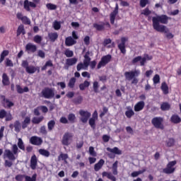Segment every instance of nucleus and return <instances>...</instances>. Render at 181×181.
I'll list each match as a JSON object with an SVG mask.
<instances>
[{"label": "nucleus", "mask_w": 181, "mask_h": 181, "mask_svg": "<svg viewBox=\"0 0 181 181\" xmlns=\"http://www.w3.org/2000/svg\"><path fill=\"white\" fill-rule=\"evenodd\" d=\"M153 81L154 84H158V83H160V76H159V74H156L153 76Z\"/></svg>", "instance_id": "obj_56"}, {"label": "nucleus", "mask_w": 181, "mask_h": 181, "mask_svg": "<svg viewBox=\"0 0 181 181\" xmlns=\"http://www.w3.org/2000/svg\"><path fill=\"white\" fill-rule=\"evenodd\" d=\"M111 59H112V56L111 54H107L103 57H102L100 61L98 64L97 69L98 70H100L102 67H105L107 64L111 62Z\"/></svg>", "instance_id": "obj_6"}, {"label": "nucleus", "mask_w": 181, "mask_h": 181, "mask_svg": "<svg viewBox=\"0 0 181 181\" xmlns=\"http://www.w3.org/2000/svg\"><path fill=\"white\" fill-rule=\"evenodd\" d=\"M160 90L165 95L169 94V86H168V83H166V82H163L161 83Z\"/></svg>", "instance_id": "obj_27"}, {"label": "nucleus", "mask_w": 181, "mask_h": 181, "mask_svg": "<svg viewBox=\"0 0 181 181\" xmlns=\"http://www.w3.org/2000/svg\"><path fill=\"white\" fill-rule=\"evenodd\" d=\"M79 115L81 117L80 119L83 124H86L87 121H88L90 117H91V113L90 112L83 110H79Z\"/></svg>", "instance_id": "obj_12"}, {"label": "nucleus", "mask_w": 181, "mask_h": 181, "mask_svg": "<svg viewBox=\"0 0 181 181\" xmlns=\"http://www.w3.org/2000/svg\"><path fill=\"white\" fill-rule=\"evenodd\" d=\"M8 54H9L8 50H3V52L1 53V55H0V63H2V62L5 60V57H6V56H8Z\"/></svg>", "instance_id": "obj_39"}, {"label": "nucleus", "mask_w": 181, "mask_h": 181, "mask_svg": "<svg viewBox=\"0 0 181 181\" xmlns=\"http://www.w3.org/2000/svg\"><path fill=\"white\" fill-rule=\"evenodd\" d=\"M76 43H77V41H76L71 37H67L65 39V45H66V46H68V47L73 46L74 45H76Z\"/></svg>", "instance_id": "obj_25"}, {"label": "nucleus", "mask_w": 181, "mask_h": 181, "mask_svg": "<svg viewBox=\"0 0 181 181\" xmlns=\"http://www.w3.org/2000/svg\"><path fill=\"white\" fill-rule=\"evenodd\" d=\"M141 71L139 70L126 71L124 73V77L127 81H132L131 84H134V86H136L139 81L136 77H139Z\"/></svg>", "instance_id": "obj_2"}, {"label": "nucleus", "mask_w": 181, "mask_h": 181, "mask_svg": "<svg viewBox=\"0 0 181 181\" xmlns=\"http://www.w3.org/2000/svg\"><path fill=\"white\" fill-rule=\"evenodd\" d=\"M30 124V117H26L24 119V121L22 122V128L23 129H25L28 128V126Z\"/></svg>", "instance_id": "obj_36"}, {"label": "nucleus", "mask_w": 181, "mask_h": 181, "mask_svg": "<svg viewBox=\"0 0 181 181\" xmlns=\"http://www.w3.org/2000/svg\"><path fill=\"white\" fill-rule=\"evenodd\" d=\"M46 7L50 11H56V9H57V6L52 3L47 4Z\"/></svg>", "instance_id": "obj_49"}, {"label": "nucleus", "mask_w": 181, "mask_h": 181, "mask_svg": "<svg viewBox=\"0 0 181 181\" xmlns=\"http://www.w3.org/2000/svg\"><path fill=\"white\" fill-rule=\"evenodd\" d=\"M83 57V64L85 67L88 68V66H90V63L91 62V58L90 57V51L86 52Z\"/></svg>", "instance_id": "obj_20"}, {"label": "nucleus", "mask_w": 181, "mask_h": 181, "mask_svg": "<svg viewBox=\"0 0 181 181\" xmlns=\"http://www.w3.org/2000/svg\"><path fill=\"white\" fill-rule=\"evenodd\" d=\"M102 176L103 177H107V179H110V180L117 181V178L111 173H107L106 171H104L102 173Z\"/></svg>", "instance_id": "obj_24"}, {"label": "nucleus", "mask_w": 181, "mask_h": 181, "mask_svg": "<svg viewBox=\"0 0 181 181\" xmlns=\"http://www.w3.org/2000/svg\"><path fill=\"white\" fill-rule=\"evenodd\" d=\"M40 0H33L32 1H29V0H25L23 3V8L27 11V12H30L31 8H36V4H40Z\"/></svg>", "instance_id": "obj_10"}, {"label": "nucleus", "mask_w": 181, "mask_h": 181, "mask_svg": "<svg viewBox=\"0 0 181 181\" xmlns=\"http://www.w3.org/2000/svg\"><path fill=\"white\" fill-rule=\"evenodd\" d=\"M54 125H56V122L54 120H50L47 123L48 131H53V128H54Z\"/></svg>", "instance_id": "obj_43"}, {"label": "nucleus", "mask_w": 181, "mask_h": 181, "mask_svg": "<svg viewBox=\"0 0 181 181\" xmlns=\"http://www.w3.org/2000/svg\"><path fill=\"white\" fill-rule=\"evenodd\" d=\"M73 139V134L70 132H66L62 140V145H64L65 146H69L70 145V141Z\"/></svg>", "instance_id": "obj_11"}, {"label": "nucleus", "mask_w": 181, "mask_h": 181, "mask_svg": "<svg viewBox=\"0 0 181 181\" xmlns=\"http://www.w3.org/2000/svg\"><path fill=\"white\" fill-rule=\"evenodd\" d=\"M42 40H43V38H42V36L39 35H37L33 37V42H35V43H37V45H40Z\"/></svg>", "instance_id": "obj_44"}, {"label": "nucleus", "mask_w": 181, "mask_h": 181, "mask_svg": "<svg viewBox=\"0 0 181 181\" xmlns=\"http://www.w3.org/2000/svg\"><path fill=\"white\" fill-rule=\"evenodd\" d=\"M2 84L3 86H9V77L6 73L2 75Z\"/></svg>", "instance_id": "obj_33"}, {"label": "nucleus", "mask_w": 181, "mask_h": 181, "mask_svg": "<svg viewBox=\"0 0 181 181\" xmlns=\"http://www.w3.org/2000/svg\"><path fill=\"white\" fill-rule=\"evenodd\" d=\"M99 23L100 24L97 23H93V28L98 32H103L105 30V27L107 28L108 29H111V25L108 22L104 23L103 21H100L99 22Z\"/></svg>", "instance_id": "obj_7"}, {"label": "nucleus", "mask_w": 181, "mask_h": 181, "mask_svg": "<svg viewBox=\"0 0 181 181\" xmlns=\"http://www.w3.org/2000/svg\"><path fill=\"white\" fill-rule=\"evenodd\" d=\"M95 121H97L95 119H89V125L92 129H95Z\"/></svg>", "instance_id": "obj_52"}, {"label": "nucleus", "mask_w": 181, "mask_h": 181, "mask_svg": "<svg viewBox=\"0 0 181 181\" xmlns=\"http://www.w3.org/2000/svg\"><path fill=\"white\" fill-rule=\"evenodd\" d=\"M106 150L107 152H111V153H115V155H121L122 153V151L119 150L118 147H114L113 148L107 147Z\"/></svg>", "instance_id": "obj_26"}, {"label": "nucleus", "mask_w": 181, "mask_h": 181, "mask_svg": "<svg viewBox=\"0 0 181 181\" xmlns=\"http://www.w3.org/2000/svg\"><path fill=\"white\" fill-rule=\"evenodd\" d=\"M1 100H3V105L5 107V108H11L15 105V103H13L12 101L9 100V99H6L5 95H1L0 96Z\"/></svg>", "instance_id": "obj_16"}, {"label": "nucleus", "mask_w": 181, "mask_h": 181, "mask_svg": "<svg viewBox=\"0 0 181 181\" xmlns=\"http://www.w3.org/2000/svg\"><path fill=\"white\" fill-rule=\"evenodd\" d=\"M25 35V27L23 25H19L18 29H17V36H21V34Z\"/></svg>", "instance_id": "obj_41"}, {"label": "nucleus", "mask_w": 181, "mask_h": 181, "mask_svg": "<svg viewBox=\"0 0 181 181\" xmlns=\"http://www.w3.org/2000/svg\"><path fill=\"white\" fill-rule=\"evenodd\" d=\"M118 15V4H116L115 10L110 14V21L111 25L115 23V18Z\"/></svg>", "instance_id": "obj_18"}, {"label": "nucleus", "mask_w": 181, "mask_h": 181, "mask_svg": "<svg viewBox=\"0 0 181 181\" xmlns=\"http://www.w3.org/2000/svg\"><path fill=\"white\" fill-rule=\"evenodd\" d=\"M30 166L33 170H36V166H37V157H36L35 154L31 156Z\"/></svg>", "instance_id": "obj_22"}, {"label": "nucleus", "mask_w": 181, "mask_h": 181, "mask_svg": "<svg viewBox=\"0 0 181 181\" xmlns=\"http://www.w3.org/2000/svg\"><path fill=\"white\" fill-rule=\"evenodd\" d=\"M48 37L51 42H56V40L59 37L57 33H51L48 34Z\"/></svg>", "instance_id": "obj_34"}, {"label": "nucleus", "mask_w": 181, "mask_h": 181, "mask_svg": "<svg viewBox=\"0 0 181 181\" xmlns=\"http://www.w3.org/2000/svg\"><path fill=\"white\" fill-rule=\"evenodd\" d=\"M40 155L45 156V158H49L50 156V152L45 148H40L38 150Z\"/></svg>", "instance_id": "obj_32"}, {"label": "nucleus", "mask_w": 181, "mask_h": 181, "mask_svg": "<svg viewBox=\"0 0 181 181\" xmlns=\"http://www.w3.org/2000/svg\"><path fill=\"white\" fill-rule=\"evenodd\" d=\"M64 54H65L66 57L70 58L74 56V52L69 49H66L64 51Z\"/></svg>", "instance_id": "obj_46"}, {"label": "nucleus", "mask_w": 181, "mask_h": 181, "mask_svg": "<svg viewBox=\"0 0 181 181\" xmlns=\"http://www.w3.org/2000/svg\"><path fill=\"white\" fill-rule=\"evenodd\" d=\"M25 50L28 53H35L37 50V47L35 45L29 42L25 45Z\"/></svg>", "instance_id": "obj_19"}, {"label": "nucleus", "mask_w": 181, "mask_h": 181, "mask_svg": "<svg viewBox=\"0 0 181 181\" xmlns=\"http://www.w3.org/2000/svg\"><path fill=\"white\" fill-rule=\"evenodd\" d=\"M36 176H37L36 174H34L32 177L29 175H25V181H36Z\"/></svg>", "instance_id": "obj_53"}, {"label": "nucleus", "mask_w": 181, "mask_h": 181, "mask_svg": "<svg viewBox=\"0 0 181 181\" xmlns=\"http://www.w3.org/2000/svg\"><path fill=\"white\" fill-rule=\"evenodd\" d=\"M145 108V102L143 100L138 102L135 105H134V111L135 112H139V111H142Z\"/></svg>", "instance_id": "obj_21"}, {"label": "nucleus", "mask_w": 181, "mask_h": 181, "mask_svg": "<svg viewBox=\"0 0 181 181\" xmlns=\"http://www.w3.org/2000/svg\"><path fill=\"white\" fill-rule=\"evenodd\" d=\"M127 110H128L125 112V115L127 118H131L133 115H135V112H134L132 108H131V107H127Z\"/></svg>", "instance_id": "obj_35"}, {"label": "nucleus", "mask_w": 181, "mask_h": 181, "mask_svg": "<svg viewBox=\"0 0 181 181\" xmlns=\"http://www.w3.org/2000/svg\"><path fill=\"white\" fill-rule=\"evenodd\" d=\"M76 81H77V79H76V78H71L68 83V87H69V88H73L74 86H76Z\"/></svg>", "instance_id": "obj_40"}, {"label": "nucleus", "mask_w": 181, "mask_h": 181, "mask_svg": "<svg viewBox=\"0 0 181 181\" xmlns=\"http://www.w3.org/2000/svg\"><path fill=\"white\" fill-rule=\"evenodd\" d=\"M141 60H142V57L138 56V57H134L132 59V64H136V63H138L139 62H141Z\"/></svg>", "instance_id": "obj_59"}, {"label": "nucleus", "mask_w": 181, "mask_h": 181, "mask_svg": "<svg viewBox=\"0 0 181 181\" xmlns=\"http://www.w3.org/2000/svg\"><path fill=\"white\" fill-rule=\"evenodd\" d=\"M18 146L21 151H25V144H23L22 139H18Z\"/></svg>", "instance_id": "obj_51"}, {"label": "nucleus", "mask_w": 181, "mask_h": 181, "mask_svg": "<svg viewBox=\"0 0 181 181\" xmlns=\"http://www.w3.org/2000/svg\"><path fill=\"white\" fill-rule=\"evenodd\" d=\"M38 108L41 110L42 112H44V114H46L49 111V109L46 106L41 105L38 107Z\"/></svg>", "instance_id": "obj_63"}, {"label": "nucleus", "mask_w": 181, "mask_h": 181, "mask_svg": "<svg viewBox=\"0 0 181 181\" xmlns=\"http://www.w3.org/2000/svg\"><path fill=\"white\" fill-rule=\"evenodd\" d=\"M45 119L43 116H40L39 117H34L32 119L33 124H38L40 122H42Z\"/></svg>", "instance_id": "obj_38"}, {"label": "nucleus", "mask_w": 181, "mask_h": 181, "mask_svg": "<svg viewBox=\"0 0 181 181\" xmlns=\"http://www.w3.org/2000/svg\"><path fill=\"white\" fill-rule=\"evenodd\" d=\"M72 102L76 105H78L83 103V96H78L76 98L73 99Z\"/></svg>", "instance_id": "obj_42"}, {"label": "nucleus", "mask_w": 181, "mask_h": 181, "mask_svg": "<svg viewBox=\"0 0 181 181\" xmlns=\"http://www.w3.org/2000/svg\"><path fill=\"white\" fill-rule=\"evenodd\" d=\"M99 87H100V85H98V82L94 81L93 83V88L94 93H98Z\"/></svg>", "instance_id": "obj_58"}, {"label": "nucleus", "mask_w": 181, "mask_h": 181, "mask_svg": "<svg viewBox=\"0 0 181 181\" xmlns=\"http://www.w3.org/2000/svg\"><path fill=\"white\" fill-rule=\"evenodd\" d=\"M30 144L35 145V146H40L43 144V139L39 136H33L30 139Z\"/></svg>", "instance_id": "obj_14"}, {"label": "nucleus", "mask_w": 181, "mask_h": 181, "mask_svg": "<svg viewBox=\"0 0 181 181\" xmlns=\"http://www.w3.org/2000/svg\"><path fill=\"white\" fill-rule=\"evenodd\" d=\"M78 59L76 57L68 58L66 59L65 69L67 70L69 67L77 64Z\"/></svg>", "instance_id": "obj_17"}, {"label": "nucleus", "mask_w": 181, "mask_h": 181, "mask_svg": "<svg viewBox=\"0 0 181 181\" xmlns=\"http://www.w3.org/2000/svg\"><path fill=\"white\" fill-rule=\"evenodd\" d=\"M89 153L91 156H97V153L94 151V147L90 146L89 147Z\"/></svg>", "instance_id": "obj_61"}, {"label": "nucleus", "mask_w": 181, "mask_h": 181, "mask_svg": "<svg viewBox=\"0 0 181 181\" xmlns=\"http://www.w3.org/2000/svg\"><path fill=\"white\" fill-rule=\"evenodd\" d=\"M176 163H177L176 160L170 161L167 164L166 168H163V173H165V175H172V173H175V171L176 170V168H174V166L176 165Z\"/></svg>", "instance_id": "obj_5"}, {"label": "nucleus", "mask_w": 181, "mask_h": 181, "mask_svg": "<svg viewBox=\"0 0 181 181\" xmlns=\"http://www.w3.org/2000/svg\"><path fill=\"white\" fill-rule=\"evenodd\" d=\"M152 22L154 30H156V32H159L160 33H166L165 36L167 39H173V34L169 33V29L167 28L165 25H168L169 22V17L168 16L163 14L161 16L153 17Z\"/></svg>", "instance_id": "obj_1"}, {"label": "nucleus", "mask_w": 181, "mask_h": 181, "mask_svg": "<svg viewBox=\"0 0 181 181\" xmlns=\"http://www.w3.org/2000/svg\"><path fill=\"white\" fill-rule=\"evenodd\" d=\"M42 97L50 100L54 97V90L50 88H45L41 91Z\"/></svg>", "instance_id": "obj_9"}, {"label": "nucleus", "mask_w": 181, "mask_h": 181, "mask_svg": "<svg viewBox=\"0 0 181 181\" xmlns=\"http://www.w3.org/2000/svg\"><path fill=\"white\" fill-rule=\"evenodd\" d=\"M151 124L158 129H163V117H156L152 119Z\"/></svg>", "instance_id": "obj_8"}, {"label": "nucleus", "mask_w": 181, "mask_h": 181, "mask_svg": "<svg viewBox=\"0 0 181 181\" xmlns=\"http://www.w3.org/2000/svg\"><path fill=\"white\" fill-rule=\"evenodd\" d=\"M151 13H152V11H151L148 7L141 12V15H144V16H149Z\"/></svg>", "instance_id": "obj_55"}, {"label": "nucleus", "mask_w": 181, "mask_h": 181, "mask_svg": "<svg viewBox=\"0 0 181 181\" xmlns=\"http://www.w3.org/2000/svg\"><path fill=\"white\" fill-rule=\"evenodd\" d=\"M86 69H88V67H86V65H84L83 62L78 64L76 66L77 71H80L81 70H86Z\"/></svg>", "instance_id": "obj_47"}, {"label": "nucleus", "mask_w": 181, "mask_h": 181, "mask_svg": "<svg viewBox=\"0 0 181 181\" xmlns=\"http://www.w3.org/2000/svg\"><path fill=\"white\" fill-rule=\"evenodd\" d=\"M21 66L25 69V71L26 73H28V74H35V73H36V66L33 65L29 66V62H28V60H23L21 63Z\"/></svg>", "instance_id": "obj_4"}, {"label": "nucleus", "mask_w": 181, "mask_h": 181, "mask_svg": "<svg viewBox=\"0 0 181 181\" xmlns=\"http://www.w3.org/2000/svg\"><path fill=\"white\" fill-rule=\"evenodd\" d=\"M161 111H169L170 110V104L168 102H164L160 105Z\"/></svg>", "instance_id": "obj_31"}, {"label": "nucleus", "mask_w": 181, "mask_h": 181, "mask_svg": "<svg viewBox=\"0 0 181 181\" xmlns=\"http://www.w3.org/2000/svg\"><path fill=\"white\" fill-rule=\"evenodd\" d=\"M170 122L173 124H180L181 118L177 115H173L170 117Z\"/></svg>", "instance_id": "obj_28"}, {"label": "nucleus", "mask_w": 181, "mask_h": 181, "mask_svg": "<svg viewBox=\"0 0 181 181\" xmlns=\"http://www.w3.org/2000/svg\"><path fill=\"white\" fill-rule=\"evenodd\" d=\"M145 172H146V168H143L142 170H140L139 171H134L132 173V177H136V176H139V175H142V173H145Z\"/></svg>", "instance_id": "obj_37"}, {"label": "nucleus", "mask_w": 181, "mask_h": 181, "mask_svg": "<svg viewBox=\"0 0 181 181\" xmlns=\"http://www.w3.org/2000/svg\"><path fill=\"white\" fill-rule=\"evenodd\" d=\"M105 163V161L104 159H100L96 164L94 165V170L95 172H98L103 166H104V164Z\"/></svg>", "instance_id": "obj_23"}, {"label": "nucleus", "mask_w": 181, "mask_h": 181, "mask_svg": "<svg viewBox=\"0 0 181 181\" xmlns=\"http://www.w3.org/2000/svg\"><path fill=\"white\" fill-rule=\"evenodd\" d=\"M6 111L4 109L0 110V119H4V118H5V117L6 116Z\"/></svg>", "instance_id": "obj_62"}, {"label": "nucleus", "mask_w": 181, "mask_h": 181, "mask_svg": "<svg viewBox=\"0 0 181 181\" xmlns=\"http://www.w3.org/2000/svg\"><path fill=\"white\" fill-rule=\"evenodd\" d=\"M11 151L9 149H6L3 158L4 159H8L9 160H16V157H15V155H18L19 153V148H18V146L16 144H13L12 146Z\"/></svg>", "instance_id": "obj_3"}, {"label": "nucleus", "mask_w": 181, "mask_h": 181, "mask_svg": "<svg viewBox=\"0 0 181 181\" xmlns=\"http://www.w3.org/2000/svg\"><path fill=\"white\" fill-rule=\"evenodd\" d=\"M14 128L16 132H19L21 131V122H19V120H16L14 122Z\"/></svg>", "instance_id": "obj_50"}, {"label": "nucleus", "mask_w": 181, "mask_h": 181, "mask_svg": "<svg viewBox=\"0 0 181 181\" xmlns=\"http://www.w3.org/2000/svg\"><path fill=\"white\" fill-rule=\"evenodd\" d=\"M16 18L17 19L21 21L23 25H30L31 23L30 19H29V18H28V16H23V14H22V13H17Z\"/></svg>", "instance_id": "obj_15"}, {"label": "nucleus", "mask_w": 181, "mask_h": 181, "mask_svg": "<svg viewBox=\"0 0 181 181\" xmlns=\"http://www.w3.org/2000/svg\"><path fill=\"white\" fill-rule=\"evenodd\" d=\"M5 64L6 67H13V62L9 58L6 59Z\"/></svg>", "instance_id": "obj_57"}, {"label": "nucleus", "mask_w": 181, "mask_h": 181, "mask_svg": "<svg viewBox=\"0 0 181 181\" xmlns=\"http://www.w3.org/2000/svg\"><path fill=\"white\" fill-rule=\"evenodd\" d=\"M127 42H128V37H122L121 38V43L117 45L118 49L122 54H127V49L125 48V43H127Z\"/></svg>", "instance_id": "obj_13"}, {"label": "nucleus", "mask_w": 181, "mask_h": 181, "mask_svg": "<svg viewBox=\"0 0 181 181\" xmlns=\"http://www.w3.org/2000/svg\"><path fill=\"white\" fill-rule=\"evenodd\" d=\"M40 133L42 134V135H47V130L46 129V126H42L40 128Z\"/></svg>", "instance_id": "obj_60"}, {"label": "nucleus", "mask_w": 181, "mask_h": 181, "mask_svg": "<svg viewBox=\"0 0 181 181\" xmlns=\"http://www.w3.org/2000/svg\"><path fill=\"white\" fill-rule=\"evenodd\" d=\"M16 89L18 94H23V93L29 92V88H28L27 86L22 88V87H21V85H16Z\"/></svg>", "instance_id": "obj_29"}, {"label": "nucleus", "mask_w": 181, "mask_h": 181, "mask_svg": "<svg viewBox=\"0 0 181 181\" xmlns=\"http://www.w3.org/2000/svg\"><path fill=\"white\" fill-rule=\"evenodd\" d=\"M53 28L54 30H59L60 28H62V25L60 24V22L55 21L53 24Z\"/></svg>", "instance_id": "obj_54"}, {"label": "nucleus", "mask_w": 181, "mask_h": 181, "mask_svg": "<svg viewBox=\"0 0 181 181\" xmlns=\"http://www.w3.org/2000/svg\"><path fill=\"white\" fill-rule=\"evenodd\" d=\"M68 121H69L71 124H74L76 121V115H74V113H70L68 115Z\"/></svg>", "instance_id": "obj_45"}, {"label": "nucleus", "mask_w": 181, "mask_h": 181, "mask_svg": "<svg viewBox=\"0 0 181 181\" xmlns=\"http://www.w3.org/2000/svg\"><path fill=\"white\" fill-rule=\"evenodd\" d=\"M25 175H17L15 177L16 181H23L25 179Z\"/></svg>", "instance_id": "obj_64"}, {"label": "nucleus", "mask_w": 181, "mask_h": 181, "mask_svg": "<svg viewBox=\"0 0 181 181\" xmlns=\"http://www.w3.org/2000/svg\"><path fill=\"white\" fill-rule=\"evenodd\" d=\"M90 81H84V82L83 83H81L79 85V88L81 90V91H84V90H86V88H88V87H90Z\"/></svg>", "instance_id": "obj_30"}, {"label": "nucleus", "mask_w": 181, "mask_h": 181, "mask_svg": "<svg viewBox=\"0 0 181 181\" xmlns=\"http://www.w3.org/2000/svg\"><path fill=\"white\" fill-rule=\"evenodd\" d=\"M166 145L168 148H170L175 145V139L170 138L168 141H166Z\"/></svg>", "instance_id": "obj_48"}]
</instances>
